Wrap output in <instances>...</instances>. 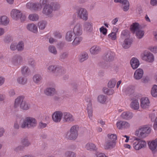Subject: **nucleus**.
<instances>
[{"label":"nucleus","mask_w":157,"mask_h":157,"mask_svg":"<svg viewBox=\"0 0 157 157\" xmlns=\"http://www.w3.org/2000/svg\"><path fill=\"white\" fill-rule=\"evenodd\" d=\"M37 124L36 119L31 117H27L21 121L20 124L22 128H32L36 127Z\"/></svg>","instance_id":"nucleus-1"},{"label":"nucleus","mask_w":157,"mask_h":157,"mask_svg":"<svg viewBox=\"0 0 157 157\" xmlns=\"http://www.w3.org/2000/svg\"><path fill=\"white\" fill-rule=\"evenodd\" d=\"M14 107L15 108L20 107L23 110H27L29 109L30 105L28 102L24 100L22 98L19 97L15 100Z\"/></svg>","instance_id":"nucleus-2"},{"label":"nucleus","mask_w":157,"mask_h":157,"mask_svg":"<svg viewBox=\"0 0 157 157\" xmlns=\"http://www.w3.org/2000/svg\"><path fill=\"white\" fill-rule=\"evenodd\" d=\"M78 130L79 127L78 125H75L72 126L69 131L67 132L66 136L68 137H77L83 136L84 133L83 131L78 133Z\"/></svg>","instance_id":"nucleus-3"},{"label":"nucleus","mask_w":157,"mask_h":157,"mask_svg":"<svg viewBox=\"0 0 157 157\" xmlns=\"http://www.w3.org/2000/svg\"><path fill=\"white\" fill-rule=\"evenodd\" d=\"M71 27H73L72 32L75 36H81L83 33V30L81 24L79 22H76L74 20L71 22Z\"/></svg>","instance_id":"nucleus-4"},{"label":"nucleus","mask_w":157,"mask_h":157,"mask_svg":"<svg viewBox=\"0 0 157 157\" xmlns=\"http://www.w3.org/2000/svg\"><path fill=\"white\" fill-rule=\"evenodd\" d=\"M10 16L13 19L17 21L21 19V20L24 21L26 18L25 16H23L21 10L14 9L10 12Z\"/></svg>","instance_id":"nucleus-5"},{"label":"nucleus","mask_w":157,"mask_h":157,"mask_svg":"<svg viewBox=\"0 0 157 157\" xmlns=\"http://www.w3.org/2000/svg\"><path fill=\"white\" fill-rule=\"evenodd\" d=\"M52 6L50 4H47L43 7L42 12L44 16L49 18H52L54 16Z\"/></svg>","instance_id":"nucleus-6"},{"label":"nucleus","mask_w":157,"mask_h":157,"mask_svg":"<svg viewBox=\"0 0 157 157\" xmlns=\"http://www.w3.org/2000/svg\"><path fill=\"white\" fill-rule=\"evenodd\" d=\"M151 128L147 125H146L140 127L138 130V134H140V136L142 137H145L147 136L151 132Z\"/></svg>","instance_id":"nucleus-7"},{"label":"nucleus","mask_w":157,"mask_h":157,"mask_svg":"<svg viewBox=\"0 0 157 157\" xmlns=\"http://www.w3.org/2000/svg\"><path fill=\"white\" fill-rule=\"evenodd\" d=\"M117 138H107L105 141L104 148L105 150L111 149L115 146Z\"/></svg>","instance_id":"nucleus-8"},{"label":"nucleus","mask_w":157,"mask_h":157,"mask_svg":"<svg viewBox=\"0 0 157 157\" xmlns=\"http://www.w3.org/2000/svg\"><path fill=\"white\" fill-rule=\"evenodd\" d=\"M76 13L79 18L85 21L88 20V12L86 9L80 8L77 10Z\"/></svg>","instance_id":"nucleus-9"},{"label":"nucleus","mask_w":157,"mask_h":157,"mask_svg":"<svg viewBox=\"0 0 157 157\" xmlns=\"http://www.w3.org/2000/svg\"><path fill=\"white\" fill-rule=\"evenodd\" d=\"M63 112L60 111H56L54 112L52 115L53 121L55 123L60 122L62 118Z\"/></svg>","instance_id":"nucleus-10"},{"label":"nucleus","mask_w":157,"mask_h":157,"mask_svg":"<svg viewBox=\"0 0 157 157\" xmlns=\"http://www.w3.org/2000/svg\"><path fill=\"white\" fill-rule=\"evenodd\" d=\"M142 59L143 60L149 63L153 62L154 59L153 54L150 52L146 51L144 52L142 56Z\"/></svg>","instance_id":"nucleus-11"},{"label":"nucleus","mask_w":157,"mask_h":157,"mask_svg":"<svg viewBox=\"0 0 157 157\" xmlns=\"http://www.w3.org/2000/svg\"><path fill=\"white\" fill-rule=\"evenodd\" d=\"M115 2H120L122 4L121 6L122 10L124 11H127L129 8V3L127 0H114Z\"/></svg>","instance_id":"nucleus-12"},{"label":"nucleus","mask_w":157,"mask_h":157,"mask_svg":"<svg viewBox=\"0 0 157 157\" xmlns=\"http://www.w3.org/2000/svg\"><path fill=\"white\" fill-rule=\"evenodd\" d=\"M148 144L149 148L151 151L152 153L155 154L157 151V138L154 140L149 141L148 143Z\"/></svg>","instance_id":"nucleus-13"},{"label":"nucleus","mask_w":157,"mask_h":157,"mask_svg":"<svg viewBox=\"0 0 157 157\" xmlns=\"http://www.w3.org/2000/svg\"><path fill=\"white\" fill-rule=\"evenodd\" d=\"M83 29L84 31L87 33L91 32L93 30V24L90 21H86L83 24Z\"/></svg>","instance_id":"nucleus-14"},{"label":"nucleus","mask_w":157,"mask_h":157,"mask_svg":"<svg viewBox=\"0 0 157 157\" xmlns=\"http://www.w3.org/2000/svg\"><path fill=\"white\" fill-rule=\"evenodd\" d=\"M141 107L143 109L148 108L150 105V102L148 98L146 97H143L140 99Z\"/></svg>","instance_id":"nucleus-15"},{"label":"nucleus","mask_w":157,"mask_h":157,"mask_svg":"<svg viewBox=\"0 0 157 157\" xmlns=\"http://www.w3.org/2000/svg\"><path fill=\"white\" fill-rule=\"evenodd\" d=\"M116 125L117 128L119 129L127 128L129 127L130 124L125 121H120L117 122Z\"/></svg>","instance_id":"nucleus-16"},{"label":"nucleus","mask_w":157,"mask_h":157,"mask_svg":"<svg viewBox=\"0 0 157 157\" xmlns=\"http://www.w3.org/2000/svg\"><path fill=\"white\" fill-rule=\"evenodd\" d=\"M131 101L130 104L131 108L134 109L136 110L137 109V96L136 93L132 95Z\"/></svg>","instance_id":"nucleus-17"},{"label":"nucleus","mask_w":157,"mask_h":157,"mask_svg":"<svg viewBox=\"0 0 157 157\" xmlns=\"http://www.w3.org/2000/svg\"><path fill=\"white\" fill-rule=\"evenodd\" d=\"M62 118L63 121L66 122H71L74 120L72 115L70 113L67 112L63 113Z\"/></svg>","instance_id":"nucleus-18"},{"label":"nucleus","mask_w":157,"mask_h":157,"mask_svg":"<svg viewBox=\"0 0 157 157\" xmlns=\"http://www.w3.org/2000/svg\"><path fill=\"white\" fill-rule=\"evenodd\" d=\"M115 54L114 52L110 51H107L105 55V59L108 62H111L114 60Z\"/></svg>","instance_id":"nucleus-19"},{"label":"nucleus","mask_w":157,"mask_h":157,"mask_svg":"<svg viewBox=\"0 0 157 157\" xmlns=\"http://www.w3.org/2000/svg\"><path fill=\"white\" fill-rule=\"evenodd\" d=\"M75 36V34L72 30L68 31L65 36V40L68 42H71L73 41Z\"/></svg>","instance_id":"nucleus-20"},{"label":"nucleus","mask_w":157,"mask_h":157,"mask_svg":"<svg viewBox=\"0 0 157 157\" xmlns=\"http://www.w3.org/2000/svg\"><path fill=\"white\" fill-rule=\"evenodd\" d=\"M83 40V37L81 36H75L72 44L73 46L79 45Z\"/></svg>","instance_id":"nucleus-21"},{"label":"nucleus","mask_w":157,"mask_h":157,"mask_svg":"<svg viewBox=\"0 0 157 157\" xmlns=\"http://www.w3.org/2000/svg\"><path fill=\"white\" fill-rule=\"evenodd\" d=\"M132 42V40L130 38H125L121 43V45L123 48L128 49L130 47Z\"/></svg>","instance_id":"nucleus-22"},{"label":"nucleus","mask_w":157,"mask_h":157,"mask_svg":"<svg viewBox=\"0 0 157 157\" xmlns=\"http://www.w3.org/2000/svg\"><path fill=\"white\" fill-rule=\"evenodd\" d=\"M44 92L47 95L51 96L55 94L56 90L54 87H48L44 90Z\"/></svg>","instance_id":"nucleus-23"},{"label":"nucleus","mask_w":157,"mask_h":157,"mask_svg":"<svg viewBox=\"0 0 157 157\" xmlns=\"http://www.w3.org/2000/svg\"><path fill=\"white\" fill-rule=\"evenodd\" d=\"M27 28L28 30L33 33H36L38 31L37 26L33 23H30L28 24Z\"/></svg>","instance_id":"nucleus-24"},{"label":"nucleus","mask_w":157,"mask_h":157,"mask_svg":"<svg viewBox=\"0 0 157 157\" xmlns=\"http://www.w3.org/2000/svg\"><path fill=\"white\" fill-rule=\"evenodd\" d=\"M9 22V19L5 15L0 17V25H7Z\"/></svg>","instance_id":"nucleus-25"},{"label":"nucleus","mask_w":157,"mask_h":157,"mask_svg":"<svg viewBox=\"0 0 157 157\" xmlns=\"http://www.w3.org/2000/svg\"><path fill=\"white\" fill-rule=\"evenodd\" d=\"M85 148L87 150L91 151H96L98 149L96 145L94 144L91 143H87L86 145Z\"/></svg>","instance_id":"nucleus-26"},{"label":"nucleus","mask_w":157,"mask_h":157,"mask_svg":"<svg viewBox=\"0 0 157 157\" xmlns=\"http://www.w3.org/2000/svg\"><path fill=\"white\" fill-rule=\"evenodd\" d=\"M101 50V48L99 46L94 45L90 48V52L91 54L95 55L98 53Z\"/></svg>","instance_id":"nucleus-27"},{"label":"nucleus","mask_w":157,"mask_h":157,"mask_svg":"<svg viewBox=\"0 0 157 157\" xmlns=\"http://www.w3.org/2000/svg\"><path fill=\"white\" fill-rule=\"evenodd\" d=\"M22 57L19 55H16L12 59V62L14 65H17L20 63Z\"/></svg>","instance_id":"nucleus-28"},{"label":"nucleus","mask_w":157,"mask_h":157,"mask_svg":"<svg viewBox=\"0 0 157 157\" xmlns=\"http://www.w3.org/2000/svg\"><path fill=\"white\" fill-rule=\"evenodd\" d=\"M42 79V77L41 75L38 74L34 75L33 77V82L36 84H38Z\"/></svg>","instance_id":"nucleus-29"},{"label":"nucleus","mask_w":157,"mask_h":157,"mask_svg":"<svg viewBox=\"0 0 157 157\" xmlns=\"http://www.w3.org/2000/svg\"><path fill=\"white\" fill-rule=\"evenodd\" d=\"M130 29L131 32L133 34L137 36V23H134L131 25L130 27Z\"/></svg>","instance_id":"nucleus-30"},{"label":"nucleus","mask_w":157,"mask_h":157,"mask_svg":"<svg viewBox=\"0 0 157 157\" xmlns=\"http://www.w3.org/2000/svg\"><path fill=\"white\" fill-rule=\"evenodd\" d=\"M17 82L21 85H24L27 82V78L22 76H20L17 78Z\"/></svg>","instance_id":"nucleus-31"},{"label":"nucleus","mask_w":157,"mask_h":157,"mask_svg":"<svg viewBox=\"0 0 157 157\" xmlns=\"http://www.w3.org/2000/svg\"><path fill=\"white\" fill-rule=\"evenodd\" d=\"M47 22L45 21H40L38 23V26L40 30H43L47 25Z\"/></svg>","instance_id":"nucleus-32"},{"label":"nucleus","mask_w":157,"mask_h":157,"mask_svg":"<svg viewBox=\"0 0 157 157\" xmlns=\"http://www.w3.org/2000/svg\"><path fill=\"white\" fill-rule=\"evenodd\" d=\"M130 64L133 69H135L137 68V59L132 58L131 60Z\"/></svg>","instance_id":"nucleus-33"},{"label":"nucleus","mask_w":157,"mask_h":157,"mask_svg":"<svg viewBox=\"0 0 157 157\" xmlns=\"http://www.w3.org/2000/svg\"><path fill=\"white\" fill-rule=\"evenodd\" d=\"M106 97L104 95H99L97 97V101L98 102L100 103H105L106 101Z\"/></svg>","instance_id":"nucleus-34"},{"label":"nucleus","mask_w":157,"mask_h":157,"mask_svg":"<svg viewBox=\"0 0 157 157\" xmlns=\"http://www.w3.org/2000/svg\"><path fill=\"white\" fill-rule=\"evenodd\" d=\"M121 37L122 39L129 38V32L128 30H123L121 33Z\"/></svg>","instance_id":"nucleus-35"},{"label":"nucleus","mask_w":157,"mask_h":157,"mask_svg":"<svg viewBox=\"0 0 157 157\" xmlns=\"http://www.w3.org/2000/svg\"><path fill=\"white\" fill-rule=\"evenodd\" d=\"M121 116L123 119H128L132 117V114L129 112H124L121 114Z\"/></svg>","instance_id":"nucleus-36"},{"label":"nucleus","mask_w":157,"mask_h":157,"mask_svg":"<svg viewBox=\"0 0 157 157\" xmlns=\"http://www.w3.org/2000/svg\"><path fill=\"white\" fill-rule=\"evenodd\" d=\"M87 110L88 113V116L90 120L92 119L93 117V109L92 106L89 104L87 106Z\"/></svg>","instance_id":"nucleus-37"},{"label":"nucleus","mask_w":157,"mask_h":157,"mask_svg":"<svg viewBox=\"0 0 157 157\" xmlns=\"http://www.w3.org/2000/svg\"><path fill=\"white\" fill-rule=\"evenodd\" d=\"M28 18L31 21H36L39 19V17L37 14L32 13L29 15Z\"/></svg>","instance_id":"nucleus-38"},{"label":"nucleus","mask_w":157,"mask_h":157,"mask_svg":"<svg viewBox=\"0 0 157 157\" xmlns=\"http://www.w3.org/2000/svg\"><path fill=\"white\" fill-rule=\"evenodd\" d=\"M21 144L24 147H28L30 145L31 142L28 138H23L21 141Z\"/></svg>","instance_id":"nucleus-39"},{"label":"nucleus","mask_w":157,"mask_h":157,"mask_svg":"<svg viewBox=\"0 0 157 157\" xmlns=\"http://www.w3.org/2000/svg\"><path fill=\"white\" fill-rule=\"evenodd\" d=\"M141 26L138 24V39L142 38L144 35V32Z\"/></svg>","instance_id":"nucleus-40"},{"label":"nucleus","mask_w":157,"mask_h":157,"mask_svg":"<svg viewBox=\"0 0 157 157\" xmlns=\"http://www.w3.org/2000/svg\"><path fill=\"white\" fill-rule=\"evenodd\" d=\"M151 94L152 96L154 97H157V85H154L151 88Z\"/></svg>","instance_id":"nucleus-41"},{"label":"nucleus","mask_w":157,"mask_h":157,"mask_svg":"<svg viewBox=\"0 0 157 157\" xmlns=\"http://www.w3.org/2000/svg\"><path fill=\"white\" fill-rule=\"evenodd\" d=\"M49 52L54 55H56L57 51L55 47L53 45H50L48 47Z\"/></svg>","instance_id":"nucleus-42"},{"label":"nucleus","mask_w":157,"mask_h":157,"mask_svg":"<svg viewBox=\"0 0 157 157\" xmlns=\"http://www.w3.org/2000/svg\"><path fill=\"white\" fill-rule=\"evenodd\" d=\"M88 57V54L86 53H82L79 57V60L80 62H82L86 60Z\"/></svg>","instance_id":"nucleus-43"},{"label":"nucleus","mask_w":157,"mask_h":157,"mask_svg":"<svg viewBox=\"0 0 157 157\" xmlns=\"http://www.w3.org/2000/svg\"><path fill=\"white\" fill-rule=\"evenodd\" d=\"M33 10L38 11L41 10L42 7L38 2L33 3Z\"/></svg>","instance_id":"nucleus-44"},{"label":"nucleus","mask_w":157,"mask_h":157,"mask_svg":"<svg viewBox=\"0 0 157 157\" xmlns=\"http://www.w3.org/2000/svg\"><path fill=\"white\" fill-rule=\"evenodd\" d=\"M139 139V138H138ZM138 139V145H139L138 147V150L144 147L146 145V143L144 141L139 140Z\"/></svg>","instance_id":"nucleus-45"},{"label":"nucleus","mask_w":157,"mask_h":157,"mask_svg":"<svg viewBox=\"0 0 157 157\" xmlns=\"http://www.w3.org/2000/svg\"><path fill=\"white\" fill-rule=\"evenodd\" d=\"M108 38L112 40H115L117 39V34L115 32H111L108 35Z\"/></svg>","instance_id":"nucleus-46"},{"label":"nucleus","mask_w":157,"mask_h":157,"mask_svg":"<svg viewBox=\"0 0 157 157\" xmlns=\"http://www.w3.org/2000/svg\"><path fill=\"white\" fill-rule=\"evenodd\" d=\"M29 71V69L27 66H24L21 68V73L24 75H26Z\"/></svg>","instance_id":"nucleus-47"},{"label":"nucleus","mask_w":157,"mask_h":157,"mask_svg":"<svg viewBox=\"0 0 157 157\" xmlns=\"http://www.w3.org/2000/svg\"><path fill=\"white\" fill-rule=\"evenodd\" d=\"M65 155L66 157H76L75 153L74 152L70 151L66 152Z\"/></svg>","instance_id":"nucleus-48"},{"label":"nucleus","mask_w":157,"mask_h":157,"mask_svg":"<svg viewBox=\"0 0 157 157\" xmlns=\"http://www.w3.org/2000/svg\"><path fill=\"white\" fill-rule=\"evenodd\" d=\"M116 82L117 81L115 79H112L108 83V86L110 88L114 87L115 85Z\"/></svg>","instance_id":"nucleus-49"},{"label":"nucleus","mask_w":157,"mask_h":157,"mask_svg":"<svg viewBox=\"0 0 157 157\" xmlns=\"http://www.w3.org/2000/svg\"><path fill=\"white\" fill-rule=\"evenodd\" d=\"M24 48V44L22 41L19 42L17 45V49L19 51H22Z\"/></svg>","instance_id":"nucleus-50"},{"label":"nucleus","mask_w":157,"mask_h":157,"mask_svg":"<svg viewBox=\"0 0 157 157\" xmlns=\"http://www.w3.org/2000/svg\"><path fill=\"white\" fill-rule=\"evenodd\" d=\"M63 68L61 67H57L56 69V72L57 75H61L64 73Z\"/></svg>","instance_id":"nucleus-51"},{"label":"nucleus","mask_w":157,"mask_h":157,"mask_svg":"<svg viewBox=\"0 0 157 157\" xmlns=\"http://www.w3.org/2000/svg\"><path fill=\"white\" fill-rule=\"evenodd\" d=\"M57 67L54 65H51L48 67V71L49 72H54L55 71H56Z\"/></svg>","instance_id":"nucleus-52"},{"label":"nucleus","mask_w":157,"mask_h":157,"mask_svg":"<svg viewBox=\"0 0 157 157\" xmlns=\"http://www.w3.org/2000/svg\"><path fill=\"white\" fill-rule=\"evenodd\" d=\"M103 91L105 93L109 95H112L114 92L113 90L111 89H108L106 88L103 89Z\"/></svg>","instance_id":"nucleus-53"},{"label":"nucleus","mask_w":157,"mask_h":157,"mask_svg":"<svg viewBox=\"0 0 157 157\" xmlns=\"http://www.w3.org/2000/svg\"><path fill=\"white\" fill-rule=\"evenodd\" d=\"M85 100L87 103V106L89 104H90L91 106H92V101L91 99V96H86L85 97Z\"/></svg>","instance_id":"nucleus-54"},{"label":"nucleus","mask_w":157,"mask_h":157,"mask_svg":"<svg viewBox=\"0 0 157 157\" xmlns=\"http://www.w3.org/2000/svg\"><path fill=\"white\" fill-rule=\"evenodd\" d=\"M50 4L52 6L53 9V10H57L59 9L60 8V5L58 3H51Z\"/></svg>","instance_id":"nucleus-55"},{"label":"nucleus","mask_w":157,"mask_h":157,"mask_svg":"<svg viewBox=\"0 0 157 157\" xmlns=\"http://www.w3.org/2000/svg\"><path fill=\"white\" fill-rule=\"evenodd\" d=\"M33 3L29 2L26 4V6L27 9H29L31 10H33Z\"/></svg>","instance_id":"nucleus-56"},{"label":"nucleus","mask_w":157,"mask_h":157,"mask_svg":"<svg viewBox=\"0 0 157 157\" xmlns=\"http://www.w3.org/2000/svg\"><path fill=\"white\" fill-rule=\"evenodd\" d=\"M99 31L101 33H102L104 35H106L107 34V30L103 26H102L100 28Z\"/></svg>","instance_id":"nucleus-57"},{"label":"nucleus","mask_w":157,"mask_h":157,"mask_svg":"<svg viewBox=\"0 0 157 157\" xmlns=\"http://www.w3.org/2000/svg\"><path fill=\"white\" fill-rule=\"evenodd\" d=\"M144 71L142 69L138 68V79H141L143 76Z\"/></svg>","instance_id":"nucleus-58"},{"label":"nucleus","mask_w":157,"mask_h":157,"mask_svg":"<svg viewBox=\"0 0 157 157\" xmlns=\"http://www.w3.org/2000/svg\"><path fill=\"white\" fill-rule=\"evenodd\" d=\"M17 45L16 42L12 43L10 46V49L13 51L17 49Z\"/></svg>","instance_id":"nucleus-59"},{"label":"nucleus","mask_w":157,"mask_h":157,"mask_svg":"<svg viewBox=\"0 0 157 157\" xmlns=\"http://www.w3.org/2000/svg\"><path fill=\"white\" fill-rule=\"evenodd\" d=\"M38 125L40 128L43 129L46 127L47 124L41 121L39 123Z\"/></svg>","instance_id":"nucleus-60"},{"label":"nucleus","mask_w":157,"mask_h":157,"mask_svg":"<svg viewBox=\"0 0 157 157\" xmlns=\"http://www.w3.org/2000/svg\"><path fill=\"white\" fill-rule=\"evenodd\" d=\"M29 64L33 67H34L36 65V63L33 59H32L28 62Z\"/></svg>","instance_id":"nucleus-61"},{"label":"nucleus","mask_w":157,"mask_h":157,"mask_svg":"<svg viewBox=\"0 0 157 157\" xmlns=\"http://www.w3.org/2000/svg\"><path fill=\"white\" fill-rule=\"evenodd\" d=\"M24 147L22 146H19L14 149V151L17 152H19L20 151L23 150Z\"/></svg>","instance_id":"nucleus-62"},{"label":"nucleus","mask_w":157,"mask_h":157,"mask_svg":"<svg viewBox=\"0 0 157 157\" xmlns=\"http://www.w3.org/2000/svg\"><path fill=\"white\" fill-rule=\"evenodd\" d=\"M149 49L151 52L154 53H156L157 52V47H150Z\"/></svg>","instance_id":"nucleus-63"},{"label":"nucleus","mask_w":157,"mask_h":157,"mask_svg":"<svg viewBox=\"0 0 157 157\" xmlns=\"http://www.w3.org/2000/svg\"><path fill=\"white\" fill-rule=\"evenodd\" d=\"M150 4L153 6H157V0H151Z\"/></svg>","instance_id":"nucleus-64"}]
</instances>
